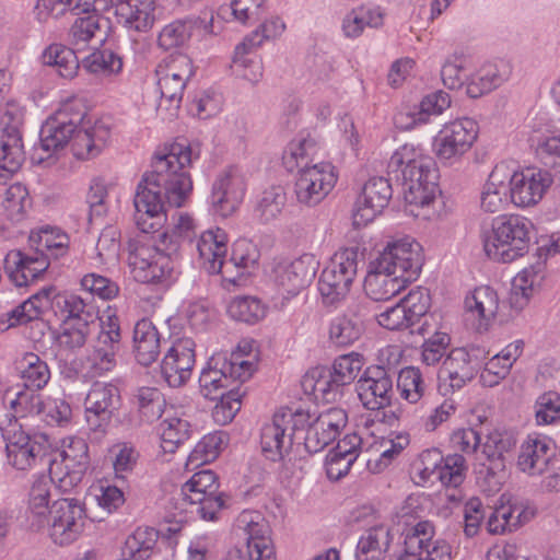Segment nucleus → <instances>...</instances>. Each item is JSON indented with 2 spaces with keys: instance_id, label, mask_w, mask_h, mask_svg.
Instances as JSON below:
<instances>
[{
  "instance_id": "nucleus-1",
  "label": "nucleus",
  "mask_w": 560,
  "mask_h": 560,
  "mask_svg": "<svg viewBox=\"0 0 560 560\" xmlns=\"http://www.w3.org/2000/svg\"><path fill=\"white\" fill-rule=\"evenodd\" d=\"M192 159L190 145L180 142L172 143L154 155L152 170L143 174L133 198L135 220L142 233L160 232L166 222V203L175 208L185 203L192 190L186 170Z\"/></svg>"
},
{
  "instance_id": "nucleus-2",
  "label": "nucleus",
  "mask_w": 560,
  "mask_h": 560,
  "mask_svg": "<svg viewBox=\"0 0 560 560\" xmlns=\"http://www.w3.org/2000/svg\"><path fill=\"white\" fill-rule=\"evenodd\" d=\"M422 265L418 242L409 238L388 242L369 262L364 291L374 301H388L417 280Z\"/></svg>"
},
{
  "instance_id": "nucleus-3",
  "label": "nucleus",
  "mask_w": 560,
  "mask_h": 560,
  "mask_svg": "<svg viewBox=\"0 0 560 560\" xmlns=\"http://www.w3.org/2000/svg\"><path fill=\"white\" fill-rule=\"evenodd\" d=\"M388 173L401 179L408 203L425 207L435 199L439 191L435 163L413 145L405 144L394 152L388 162Z\"/></svg>"
},
{
  "instance_id": "nucleus-4",
  "label": "nucleus",
  "mask_w": 560,
  "mask_h": 560,
  "mask_svg": "<svg viewBox=\"0 0 560 560\" xmlns=\"http://www.w3.org/2000/svg\"><path fill=\"white\" fill-rule=\"evenodd\" d=\"M178 244L166 232L158 234L154 245L140 240L128 242V266L135 280L141 283L163 284L174 279L176 264L173 256Z\"/></svg>"
},
{
  "instance_id": "nucleus-5",
  "label": "nucleus",
  "mask_w": 560,
  "mask_h": 560,
  "mask_svg": "<svg viewBox=\"0 0 560 560\" xmlns=\"http://www.w3.org/2000/svg\"><path fill=\"white\" fill-rule=\"evenodd\" d=\"M533 229L525 217H498L492 222L491 234L483 241L485 253L494 261L512 262L528 253Z\"/></svg>"
},
{
  "instance_id": "nucleus-6",
  "label": "nucleus",
  "mask_w": 560,
  "mask_h": 560,
  "mask_svg": "<svg viewBox=\"0 0 560 560\" xmlns=\"http://www.w3.org/2000/svg\"><path fill=\"white\" fill-rule=\"evenodd\" d=\"M49 477L61 493L74 490L83 480L90 465L89 446L81 438H68L60 450L48 455Z\"/></svg>"
},
{
  "instance_id": "nucleus-7",
  "label": "nucleus",
  "mask_w": 560,
  "mask_h": 560,
  "mask_svg": "<svg viewBox=\"0 0 560 560\" xmlns=\"http://www.w3.org/2000/svg\"><path fill=\"white\" fill-rule=\"evenodd\" d=\"M252 368L253 364L244 360L240 351L214 353L200 373V392L206 398L217 400L228 393V388L234 387L235 382L249 378Z\"/></svg>"
},
{
  "instance_id": "nucleus-8",
  "label": "nucleus",
  "mask_w": 560,
  "mask_h": 560,
  "mask_svg": "<svg viewBox=\"0 0 560 560\" xmlns=\"http://www.w3.org/2000/svg\"><path fill=\"white\" fill-rule=\"evenodd\" d=\"M310 413L302 409L283 408L273 415L272 421L261 429L260 444L264 454L271 460L281 459L292 445L300 443V433L308 424Z\"/></svg>"
},
{
  "instance_id": "nucleus-9",
  "label": "nucleus",
  "mask_w": 560,
  "mask_h": 560,
  "mask_svg": "<svg viewBox=\"0 0 560 560\" xmlns=\"http://www.w3.org/2000/svg\"><path fill=\"white\" fill-rule=\"evenodd\" d=\"M192 60L185 54H172L156 68L158 84L161 91V102L158 112H168V118L177 115L183 100L184 89L194 75Z\"/></svg>"
},
{
  "instance_id": "nucleus-10",
  "label": "nucleus",
  "mask_w": 560,
  "mask_h": 560,
  "mask_svg": "<svg viewBox=\"0 0 560 560\" xmlns=\"http://www.w3.org/2000/svg\"><path fill=\"white\" fill-rule=\"evenodd\" d=\"M358 247L341 249L332 256L318 280L324 304L335 306L347 298L358 272Z\"/></svg>"
},
{
  "instance_id": "nucleus-11",
  "label": "nucleus",
  "mask_w": 560,
  "mask_h": 560,
  "mask_svg": "<svg viewBox=\"0 0 560 560\" xmlns=\"http://www.w3.org/2000/svg\"><path fill=\"white\" fill-rule=\"evenodd\" d=\"M0 430L7 443V457L11 466L19 470H26L46 465L49 454L44 436H40L42 441L31 438L21 429L18 420H12L9 416L0 419Z\"/></svg>"
},
{
  "instance_id": "nucleus-12",
  "label": "nucleus",
  "mask_w": 560,
  "mask_h": 560,
  "mask_svg": "<svg viewBox=\"0 0 560 560\" xmlns=\"http://www.w3.org/2000/svg\"><path fill=\"white\" fill-rule=\"evenodd\" d=\"M85 113H72L71 106H65L49 117L39 131V144L35 148L34 162L42 164L62 150L73 137L79 125L82 124Z\"/></svg>"
},
{
  "instance_id": "nucleus-13",
  "label": "nucleus",
  "mask_w": 560,
  "mask_h": 560,
  "mask_svg": "<svg viewBox=\"0 0 560 560\" xmlns=\"http://www.w3.org/2000/svg\"><path fill=\"white\" fill-rule=\"evenodd\" d=\"M49 536L59 546L75 541L82 534L86 513L77 499H58L52 502L47 514Z\"/></svg>"
},
{
  "instance_id": "nucleus-14",
  "label": "nucleus",
  "mask_w": 560,
  "mask_h": 560,
  "mask_svg": "<svg viewBox=\"0 0 560 560\" xmlns=\"http://www.w3.org/2000/svg\"><path fill=\"white\" fill-rule=\"evenodd\" d=\"M478 132V124L472 118L464 117L445 124L433 141L436 158L450 165L457 162L471 149Z\"/></svg>"
},
{
  "instance_id": "nucleus-15",
  "label": "nucleus",
  "mask_w": 560,
  "mask_h": 560,
  "mask_svg": "<svg viewBox=\"0 0 560 560\" xmlns=\"http://www.w3.org/2000/svg\"><path fill=\"white\" fill-rule=\"evenodd\" d=\"M316 275V261L312 255L295 260H273L268 271L269 280L282 295L294 296L307 288Z\"/></svg>"
},
{
  "instance_id": "nucleus-16",
  "label": "nucleus",
  "mask_w": 560,
  "mask_h": 560,
  "mask_svg": "<svg viewBox=\"0 0 560 560\" xmlns=\"http://www.w3.org/2000/svg\"><path fill=\"white\" fill-rule=\"evenodd\" d=\"M336 183L337 174L330 163L317 162L312 167L301 168L294 185L296 200L314 207L326 198Z\"/></svg>"
},
{
  "instance_id": "nucleus-17",
  "label": "nucleus",
  "mask_w": 560,
  "mask_h": 560,
  "mask_svg": "<svg viewBox=\"0 0 560 560\" xmlns=\"http://www.w3.org/2000/svg\"><path fill=\"white\" fill-rule=\"evenodd\" d=\"M234 529L246 540L248 560H276L271 528L257 511H243L235 520Z\"/></svg>"
},
{
  "instance_id": "nucleus-18",
  "label": "nucleus",
  "mask_w": 560,
  "mask_h": 560,
  "mask_svg": "<svg viewBox=\"0 0 560 560\" xmlns=\"http://www.w3.org/2000/svg\"><path fill=\"white\" fill-rule=\"evenodd\" d=\"M478 349L468 351L465 348H455L450 351L439 371L440 390L443 395L462 389L477 374L481 360Z\"/></svg>"
},
{
  "instance_id": "nucleus-19",
  "label": "nucleus",
  "mask_w": 560,
  "mask_h": 560,
  "mask_svg": "<svg viewBox=\"0 0 560 560\" xmlns=\"http://www.w3.org/2000/svg\"><path fill=\"white\" fill-rule=\"evenodd\" d=\"M395 371L383 365L369 366L357 382L360 401L369 410H380L392 404Z\"/></svg>"
},
{
  "instance_id": "nucleus-20",
  "label": "nucleus",
  "mask_w": 560,
  "mask_h": 560,
  "mask_svg": "<svg viewBox=\"0 0 560 560\" xmlns=\"http://www.w3.org/2000/svg\"><path fill=\"white\" fill-rule=\"evenodd\" d=\"M84 406L89 428L105 432L120 407L119 389L113 384L94 383L85 397Z\"/></svg>"
},
{
  "instance_id": "nucleus-21",
  "label": "nucleus",
  "mask_w": 560,
  "mask_h": 560,
  "mask_svg": "<svg viewBox=\"0 0 560 560\" xmlns=\"http://www.w3.org/2000/svg\"><path fill=\"white\" fill-rule=\"evenodd\" d=\"M552 182V174L547 170L527 167L514 172L509 179L511 200L517 207L535 206L542 199Z\"/></svg>"
},
{
  "instance_id": "nucleus-22",
  "label": "nucleus",
  "mask_w": 560,
  "mask_h": 560,
  "mask_svg": "<svg viewBox=\"0 0 560 560\" xmlns=\"http://www.w3.org/2000/svg\"><path fill=\"white\" fill-rule=\"evenodd\" d=\"M348 422L347 412L341 408H329L319 413L313 421L308 419L306 433H300V442L308 453H318L336 440Z\"/></svg>"
},
{
  "instance_id": "nucleus-23",
  "label": "nucleus",
  "mask_w": 560,
  "mask_h": 560,
  "mask_svg": "<svg viewBox=\"0 0 560 560\" xmlns=\"http://www.w3.org/2000/svg\"><path fill=\"white\" fill-rule=\"evenodd\" d=\"M196 343L191 338L173 341L161 362V375L168 386L177 388L190 378L195 365Z\"/></svg>"
},
{
  "instance_id": "nucleus-24",
  "label": "nucleus",
  "mask_w": 560,
  "mask_h": 560,
  "mask_svg": "<svg viewBox=\"0 0 560 560\" xmlns=\"http://www.w3.org/2000/svg\"><path fill=\"white\" fill-rule=\"evenodd\" d=\"M393 189L385 177L370 178L359 196L352 220L355 228L365 226L369 222L382 212L392 198Z\"/></svg>"
},
{
  "instance_id": "nucleus-25",
  "label": "nucleus",
  "mask_w": 560,
  "mask_h": 560,
  "mask_svg": "<svg viewBox=\"0 0 560 560\" xmlns=\"http://www.w3.org/2000/svg\"><path fill=\"white\" fill-rule=\"evenodd\" d=\"M536 250L538 261L532 265L530 268H525L512 282L508 302L510 307L516 313L527 306L533 295L535 283L541 279L538 275L542 271L548 255H553L558 253L559 249L557 243L548 241L538 246Z\"/></svg>"
},
{
  "instance_id": "nucleus-26",
  "label": "nucleus",
  "mask_w": 560,
  "mask_h": 560,
  "mask_svg": "<svg viewBox=\"0 0 560 560\" xmlns=\"http://www.w3.org/2000/svg\"><path fill=\"white\" fill-rule=\"evenodd\" d=\"M516 435L511 431L494 430L490 432L481 444L480 469L478 474L497 478L505 471L508 455L515 448Z\"/></svg>"
},
{
  "instance_id": "nucleus-27",
  "label": "nucleus",
  "mask_w": 560,
  "mask_h": 560,
  "mask_svg": "<svg viewBox=\"0 0 560 560\" xmlns=\"http://www.w3.org/2000/svg\"><path fill=\"white\" fill-rule=\"evenodd\" d=\"M245 185L243 177L235 168L221 173L212 185L211 206L221 217H229L238 208L243 200Z\"/></svg>"
},
{
  "instance_id": "nucleus-28",
  "label": "nucleus",
  "mask_w": 560,
  "mask_h": 560,
  "mask_svg": "<svg viewBox=\"0 0 560 560\" xmlns=\"http://www.w3.org/2000/svg\"><path fill=\"white\" fill-rule=\"evenodd\" d=\"M553 456L552 441L545 435L533 433L522 442L516 465L521 471L529 476H538L547 471Z\"/></svg>"
},
{
  "instance_id": "nucleus-29",
  "label": "nucleus",
  "mask_w": 560,
  "mask_h": 560,
  "mask_svg": "<svg viewBox=\"0 0 560 560\" xmlns=\"http://www.w3.org/2000/svg\"><path fill=\"white\" fill-rule=\"evenodd\" d=\"M397 525L400 527V536L402 538L404 560H416L419 555H423V549L435 535V527L432 522L419 520L417 516L409 514L406 509L401 510L398 515Z\"/></svg>"
},
{
  "instance_id": "nucleus-30",
  "label": "nucleus",
  "mask_w": 560,
  "mask_h": 560,
  "mask_svg": "<svg viewBox=\"0 0 560 560\" xmlns=\"http://www.w3.org/2000/svg\"><path fill=\"white\" fill-rule=\"evenodd\" d=\"M197 250L200 264L208 273H221L228 252L226 233L219 228L202 232L197 242Z\"/></svg>"
},
{
  "instance_id": "nucleus-31",
  "label": "nucleus",
  "mask_w": 560,
  "mask_h": 560,
  "mask_svg": "<svg viewBox=\"0 0 560 560\" xmlns=\"http://www.w3.org/2000/svg\"><path fill=\"white\" fill-rule=\"evenodd\" d=\"M260 257L257 246L247 238L237 240L232 247L231 257L224 260L223 280L234 285L240 284L242 277L255 268Z\"/></svg>"
},
{
  "instance_id": "nucleus-32",
  "label": "nucleus",
  "mask_w": 560,
  "mask_h": 560,
  "mask_svg": "<svg viewBox=\"0 0 560 560\" xmlns=\"http://www.w3.org/2000/svg\"><path fill=\"white\" fill-rule=\"evenodd\" d=\"M115 14L127 27L148 32L155 22L153 0H110Z\"/></svg>"
},
{
  "instance_id": "nucleus-33",
  "label": "nucleus",
  "mask_w": 560,
  "mask_h": 560,
  "mask_svg": "<svg viewBox=\"0 0 560 560\" xmlns=\"http://www.w3.org/2000/svg\"><path fill=\"white\" fill-rule=\"evenodd\" d=\"M132 350L137 362L149 366L160 355L161 336L155 325L148 318L138 320L133 328Z\"/></svg>"
},
{
  "instance_id": "nucleus-34",
  "label": "nucleus",
  "mask_w": 560,
  "mask_h": 560,
  "mask_svg": "<svg viewBox=\"0 0 560 560\" xmlns=\"http://www.w3.org/2000/svg\"><path fill=\"white\" fill-rule=\"evenodd\" d=\"M108 137L109 130L104 125L95 124L90 127L83 119L70 140L73 155L79 160H90L97 156Z\"/></svg>"
},
{
  "instance_id": "nucleus-35",
  "label": "nucleus",
  "mask_w": 560,
  "mask_h": 560,
  "mask_svg": "<svg viewBox=\"0 0 560 560\" xmlns=\"http://www.w3.org/2000/svg\"><path fill=\"white\" fill-rule=\"evenodd\" d=\"M359 311L360 306L353 303L346 313L337 315L331 319L328 336L335 346H350L360 339L364 328Z\"/></svg>"
},
{
  "instance_id": "nucleus-36",
  "label": "nucleus",
  "mask_w": 560,
  "mask_h": 560,
  "mask_svg": "<svg viewBox=\"0 0 560 560\" xmlns=\"http://www.w3.org/2000/svg\"><path fill=\"white\" fill-rule=\"evenodd\" d=\"M465 310L479 322V329L489 326L499 310L498 293L488 285L476 288L465 298Z\"/></svg>"
},
{
  "instance_id": "nucleus-37",
  "label": "nucleus",
  "mask_w": 560,
  "mask_h": 560,
  "mask_svg": "<svg viewBox=\"0 0 560 560\" xmlns=\"http://www.w3.org/2000/svg\"><path fill=\"white\" fill-rule=\"evenodd\" d=\"M512 67L509 61L497 60L481 67L477 75L467 85V94L476 98L500 86L509 79Z\"/></svg>"
},
{
  "instance_id": "nucleus-38",
  "label": "nucleus",
  "mask_w": 560,
  "mask_h": 560,
  "mask_svg": "<svg viewBox=\"0 0 560 560\" xmlns=\"http://www.w3.org/2000/svg\"><path fill=\"white\" fill-rule=\"evenodd\" d=\"M25 160L22 136L18 124H5L0 137V168L18 172Z\"/></svg>"
},
{
  "instance_id": "nucleus-39",
  "label": "nucleus",
  "mask_w": 560,
  "mask_h": 560,
  "mask_svg": "<svg viewBox=\"0 0 560 560\" xmlns=\"http://www.w3.org/2000/svg\"><path fill=\"white\" fill-rule=\"evenodd\" d=\"M28 242L37 254L58 259L68 253L70 240L60 229L46 225L37 232H32Z\"/></svg>"
},
{
  "instance_id": "nucleus-40",
  "label": "nucleus",
  "mask_w": 560,
  "mask_h": 560,
  "mask_svg": "<svg viewBox=\"0 0 560 560\" xmlns=\"http://www.w3.org/2000/svg\"><path fill=\"white\" fill-rule=\"evenodd\" d=\"M54 292V287L43 288L38 292L32 294L23 303L9 311L5 314L9 323L8 327L24 325L39 318L43 310L50 305Z\"/></svg>"
},
{
  "instance_id": "nucleus-41",
  "label": "nucleus",
  "mask_w": 560,
  "mask_h": 560,
  "mask_svg": "<svg viewBox=\"0 0 560 560\" xmlns=\"http://www.w3.org/2000/svg\"><path fill=\"white\" fill-rule=\"evenodd\" d=\"M304 386L312 388L317 399L335 402L342 397L343 387L327 366H317L310 371L303 380Z\"/></svg>"
},
{
  "instance_id": "nucleus-42",
  "label": "nucleus",
  "mask_w": 560,
  "mask_h": 560,
  "mask_svg": "<svg viewBox=\"0 0 560 560\" xmlns=\"http://www.w3.org/2000/svg\"><path fill=\"white\" fill-rule=\"evenodd\" d=\"M3 400L14 411L13 420L28 415H40L46 411V404L38 389L24 387L10 388L5 392Z\"/></svg>"
},
{
  "instance_id": "nucleus-43",
  "label": "nucleus",
  "mask_w": 560,
  "mask_h": 560,
  "mask_svg": "<svg viewBox=\"0 0 560 560\" xmlns=\"http://www.w3.org/2000/svg\"><path fill=\"white\" fill-rule=\"evenodd\" d=\"M392 535L388 526L377 524L361 536L357 546V556L362 560H380L390 545Z\"/></svg>"
},
{
  "instance_id": "nucleus-44",
  "label": "nucleus",
  "mask_w": 560,
  "mask_h": 560,
  "mask_svg": "<svg viewBox=\"0 0 560 560\" xmlns=\"http://www.w3.org/2000/svg\"><path fill=\"white\" fill-rule=\"evenodd\" d=\"M43 63L57 68L60 77L72 79L80 68L79 58L74 48L66 47L60 44H51L42 56Z\"/></svg>"
},
{
  "instance_id": "nucleus-45",
  "label": "nucleus",
  "mask_w": 560,
  "mask_h": 560,
  "mask_svg": "<svg viewBox=\"0 0 560 560\" xmlns=\"http://www.w3.org/2000/svg\"><path fill=\"white\" fill-rule=\"evenodd\" d=\"M93 325L85 320H63L59 332L55 336L59 351L62 353H74L84 347L91 335Z\"/></svg>"
},
{
  "instance_id": "nucleus-46",
  "label": "nucleus",
  "mask_w": 560,
  "mask_h": 560,
  "mask_svg": "<svg viewBox=\"0 0 560 560\" xmlns=\"http://www.w3.org/2000/svg\"><path fill=\"white\" fill-rule=\"evenodd\" d=\"M158 532L154 528H137L130 535L122 548L124 560H147L149 559L158 544Z\"/></svg>"
},
{
  "instance_id": "nucleus-47",
  "label": "nucleus",
  "mask_w": 560,
  "mask_h": 560,
  "mask_svg": "<svg viewBox=\"0 0 560 560\" xmlns=\"http://www.w3.org/2000/svg\"><path fill=\"white\" fill-rule=\"evenodd\" d=\"M504 168L495 166L490 173L481 192V208L490 213L499 212L505 205L508 192Z\"/></svg>"
},
{
  "instance_id": "nucleus-48",
  "label": "nucleus",
  "mask_w": 560,
  "mask_h": 560,
  "mask_svg": "<svg viewBox=\"0 0 560 560\" xmlns=\"http://www.w3.org/2000/svg\"><path fill=\"white\" fill-rule=\"evenodd\" d=\"M317 152V145L313 138L306 137L290 142L283 153L282 161L288 171L312 167Z\"/></svg>"
},
{
  "instance_id": "nucleus-49",
  "label": "nucleus",
  "mask_w": 560,
  "mask_h": 560,
  "mask_svg": "<svg viewBox=\"0 0 560 560\" xmlns=\"http://www.w3.org/2000/svg\"><path fill=\"white\" fill-rule=\"evenodd\" d=\"M217 475L211 470H201L182 487L177 502L200 501V498L220 493Z\"/></svg>"
},
{
  "instance_id": "nucleus-50",
  "label": "nucleus",
  "mask_w": 560,
  "mask_h": 560,
  "mask_svg": "<svg viewBox=\"0 0 560 560\" xmlns=\"http://www.w3.org/2000/svg\"><path fill=\"white\" fill-rule=\"evenodd\" d=\"M23 387L42 389L50 378V371L37 354L27 352L19 362Z\"/></svg>"
},
{
  "instance_id": "nucleus-51",
  "label": "nucleus",
  "mask_w": 560,
  "mask_h": 560,
  "mask_svg": "<svg viewBox=\"0 0 560 560\" xmlns=\"http://www.w3.org/2000/svg\"><path fill=\"white\" fill-rule=\"evenodd\" d=\"M138 412L147 423L160 419L164 412L165 398L155 387H140L135 394Z\"/></svg>"
},
{
  "instance_id": "nucleus-52",
  "label": "nucleus",
  "mask_w": 560,
  "mask_h": 560,
  "mask_svg": "<svg viewBox=\"0 0 560 560\" xmlns=\"http://www.w3.org/2000/svg\"><path fill=\"white\" fill-rule=\"evenodd\" d=\"M161 447L164 453H174L190 438L191 425L186 419L171 417L161 423Z\"/></svg>"
},
{
  "instance_id": "nucleus-53",
  "label": "nucleus",
  "mask_w": 560,
  "mask_h": 560,
  "mask_svg": "<svg viewBox=\"0 0 560 560\" xmlns=\"http://www.w3.org/2000/svg\"><path fill=\"white\" fill-rule=\"evenodd\" d=\"M2 205L8 219L13 222H20L32 206L27 188L21 183L10 185L5 189Z\"/></svg>"
},
{
  "instance_id": "nucleus-54",
  "label": "nucleus",
  "mask_w": 560,
  "mask_h": 560,
  "mask_svg": "<svg viewBox=\"0 0 560 560\" xmlns=\"http://www.w3.org/2000/svg\"><path fill=\"white\" fill-rule=\"evenodd\" d=\"M54 303L65 314L63 320L86 322L95 326L94 315L92 307L85 300L75 294H58L54 298Z\"/></svg>"
},
{
  "instance_id": "nucleus-55",
  "label": "nucleus",
  "mask_w": 560,
  "mask_h": 560,
  "mask_svg": "<svg viewBox=\"0 0 560 560\" xmlns=\"http://www.w3.org/2000/svg\"><path fill=\"white\" fill-rule=\"evenodd\" d=\"M229 315L235 320L254 324L266 315V306L255 296H237L228 306Z\"/></svg>"
},
{
  "instance_id": "nucleus-56",
  "label": "nucleus",
  "mask_w": 560,
  "mask_h": 560,
  "mask_svg": "<svg viewBox=\"0 0 560 560\" xmlns=\"http://www.w3.org/2000/svg\"><path fill=\"white\" fill-rule=\"evenodd\" d=\"M451 104L450 95L443 91H436L424 96L420 103L418 112L408 114L410 122L402 125L406 128H411L418 124H425L430 115H439L446 109Z\"/></svg>"
},
{
  "instance_id": "nucleus-57",
  "label": "nucleus",
  "mask_w": 560,
  "mask_h": 560,
  "mask_svg": "<svg viewBox=\"0 0 560 560\" xmlns=\"http://www.w3.org/2000/svg\"><path fill=\"white\" fill-rule=\"evenodd\" d=\"M4 270L11 282L18 287H26L32 280V265L28 261V254L22 250H11L4 259Z\"/></svg>"
},
{
  "instance_id": "nucleus-58",
  "label": "nucleus",
  "mask_w": 560,
  "mask_h": 560,
  "mask_svg": "<svg viewBox=\"0 0 560 560\" xmlns=\"http://www.w3.org/2000/svg\"><path fill=\"white\" fill-rule=\"evenodd\" d=\"M287 202V195L281 186H273L265 190L257 202L255 212L260 221L267 223L275 220Z\"/></svg>"
},
{
  "instance_id": "nucleus-59",
  "label": "nucleus",
  "mask_w": 560,
  "mask_h": 560,
  "mask_svg": "<svg viewBox=\"0 0 560 560\" xmlns=\"http://www.w3.org/2000/svg\"><path fill=\"white\" fill-rule=\"evenodd\" d=\"M93 8L89 0H38L36 11L40 21H46L49 16L58 18L67 11H78L88 13Z\"/></svg>"
},
{
  "instance_id": "nucleus-60",
  "label": "nucleus",
  "mask_w": 560,
  "mask_h": 560,
  "mask_svg": "<svg viewBox=\"0 0 560 560\" xmlns=\"http://www.w3.org/2000/svg\"><path fill=\"white\" fill-rule=\"evenodd\" d=\"M196 22L194 20H176L165 25L159 34V45L172 49L184 45L191 36Z\"/></svg>"
},
{
  "instance_id": "nucleus-61",
  "label": "nucleus",
  "mask_w": 560,
  "mask_h": 560,
  "mask_svg": "<svg viewBox=\"0 0 560 560\" xmlns=\"http://www.w3.org/2000/svg\"><path fill=\"white\" fill-rule=\"evenodd\" d=\"M100 19L96 14L78 18L71 25L68 42L72 48L82 50L100 31Z\"/></svg>"
},
{
  "instance_id": "nucleus-62",
  "label": "nucleus",
  "mask_w": 560,
  "mask_h": 560,
  "mask_svg": "<svg viewBox=\"0 0 560 560\" xmlns=\"http://www.w3.org/2000/svg\"><path fill=\"white\" fill-rule=\"evenodd\" d=\"M397 388L402 398L409 402H417L423 395L424 385L419 369L407 366L402 369L397 377Z\"/></svg>"
},
{
  "instance_id": "nucleus-63",
  "label": "nucleus",
  "mask_w": 560,
  "mask_h": 560,
  "mask_svg": "<svg viewBox=\"0 0 560 560\" xmlns=\"http://www.w3.org/2000/svg\"><path fill=\"white\" fill-rule=\"evenodd\" d=\"M54 481L48 476L38 477L32 485L28 499L30 511L36 516H47Z\"/></svg>"
},
{
  "instance_id": "nucleus-64",
  "label": "nucleus",
  "mask_w": 560,
  "mask_h": 560,
  "mask_svg": "<svg viewBox=\"0 0 560 560\" xmlns=\"http://www.w3.org/2000/svg\"><path fill=\"white\" fill-rule=\"evenodd\" d=\"M534 408L537 424H551L560 420V394L548 390L539 395Z\"/></svg>"
}]
</instances>
